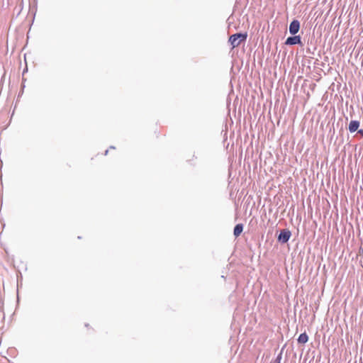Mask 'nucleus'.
Returning <instances> with one entry per match:
<instances>
[{
    "mask_svg": "<svg viewBox=\"0 0 363 363\" xmlns=\"http://www.w3.org/2000/svg\"><path fill=\"white\" fill-rule=\"evenodd\" d=\"M281 354H279L276 359L274 360V363H281Z\"/></svg>",
    "mask_w": 363,
    "mask_h": 363,
    "instance_id": "nucleus-8",
    "label": "nucleus"
},
{
    "mask_svg": "<svg viewBox=\"0 0 363 363\" xmlns=\"http://www.w3.org/2000/svg\"><path fill=\"white\" fill-rule=\"evenodd\" d=\"M291 235V231L288 229L282 230L279 236L278 240L281 243H286L289 241Z\"/></svg>",
    "mask_w": 363,
    "mask_h": 363,
    "instance_id": "nucleus-2",
    "label": "nucleus"
},
{
    "mask_svg": "<svg viewBox=\"0 0 363 363\" xmlns=\"http://www.w3.org/2000/svg\"><path fill=\"white\" fill-rule=\"evenodd\" d=\"M285 44L290 45H296V44L301 45V37L299 35H294V36L289 37L286 39Z\"/></svg>",
    "mask_w": 363,
    "mask_h": 363,
    "instance_id": "nucleus-4",
    "label": "nucleus"
},
{
    "mask_svg": "<svg viewBox=\"0 0 363 363\" xmlns=\"http://www.w3.org/2000/svg\"><path fill=\"white\" fill-rule=\"evenodd\" d=\"M108 150H106L105 151V152H104V155H108Z\"/></svg>",
    "mask_w": 363,
    "mask_h": 363,
    "instance_id": "nucleus-10",
    "label": "nucleus"
},
{
    "mask_svg": "<svg viewBox=\"0 0 363 363\" xmlns=\"http://www.w3.org/2000/svg\"><path fill=\"white\" fill-rule=\"evenodd\" d=\"M308 340V336L306 333H301L298 338V342L301 344H305Z\"/></svg>",
    "mask_w": 363,
    "mask_h": 363,
    "instance_id": "nucleus-7",
    "label": "nucleus"
},
{
    "mask_svg": "<svg viewBox=\"0 0 363 363\" xmlns=\"http://www.w3.org/2000/svg\"><path fill=\"white\" fill-rule=\"evenodd\" d=\"M300 29V22L298 20H293L289 25V33L296 35Z\"/></svg>",
    "mask_w": 363,
    "mask_h": 363,
    "instance_id": "nucleus-3",
    "label": "nucleus"
},
{
    "mask_svg": "<svg viewBox=\"0 0 363 363\" xmlns=\"http://www.w3.org/2000/svg\"><path fill=\"white\" fill-rule=\"evenodd\" d=\"M358 133H359V134H361L362 135H363V130H362V129H361V130H359L358 131Z\"/></svg>",
    "mask_w": 363,
    "mask_h": 363,
    "instance_id": "nucleus-9",
    "label": "nucleus"
},
{
    "mask_svg": "<svg viewBox=\"0 0 363 363\" xmlns=\"http://www.w3.org/2000/svg\"><path fill=\"white\" fill-rule=\"evenodd\" d=\"M247 33H238L232 35L229 38V43H230L232 48H235L238 47L242 42H245L247 39Z\"/></svg>",
    "mask_w": 363,
    "mask_h": 363,
    "instance_id": "nucleus-1",
    "label": "nucleus"
},
{
    "mask_svg": "<svg viewBox=\"0 0 363 363\" xmlns=\"http://www.w3.org/2000/svg\"><path fill=\"white\" fill-rule=\"evenodd\" d=\"M243 230V225L242 223L237 224L233 230V235L235 238H238L240 235Z\"/></svg>",
    "mask_w": 363,
    "mask_h": 363,
    "instance_id": "nucleus-5",
    "label": "nucleus"
},
{
    "mask_svg": "<svg viewBox=\"0 0 363 363\" xmlns=\"http://www.w3.org/2000/svg\"><path fill=\"white\" fill-rule=\"evenodd\" d=\"M110 148L111 149H115V147L114 146H111Z\"/></svg>",
    "mask_w": 363,
    "mask_h": 363,
    "instance_id": "nucleus-11",
    "label": "nucleus"
},
{
    "mask_svg": "<svg viewBox=\"0 0 363 363\" xmlns=\"http://www.w3.org/2000/svg\"><path fill=\"white\" fill-rule=\"evenodd\" d=\"M359 126V122L358 121H351L349 124V130L351 133L355 132Z\"/></svg>",
    "mask_w": 363,
    "mask_h": 363,
    "instance_id": "nucleus-6",
    "label": "nucleus"
}]
</instances>
